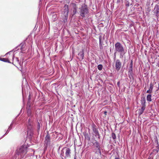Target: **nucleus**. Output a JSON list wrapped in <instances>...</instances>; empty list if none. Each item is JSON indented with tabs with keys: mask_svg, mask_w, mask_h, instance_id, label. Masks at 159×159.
<instances>
[{
	"mask_svg": "<svg viewBox=\"0 0 159 159\" xmlns=\"http://www.w3.org/2000/svg\"><path fill=\"white\" fill-rule=\"evenodd\" d=\"M115 49L116 52L120 53V58L122 59L127 52L123 45L119 42L116 43L115 45Z\"/></svg>",
	"mask_w": 159,
	"mask_h": 159,
	"instance_id": "nucleus-1",
	"label": "nucleus"
},
{
	"mask_svg": "<svg viewBox=\"0 0 159 159\" xmlns=\"http://www.w3.org/2000/svg\"><path fill=\"white\" fill-rule=\"evenodd\" d=\"M80 9V15L81 16L84 17L87 16L89 11L86 6L83 5Z\"/></svg>",
	"mask_w": 159,
	"mask_h": 159,
	"instance_id": "nucleus-2",
	"label": "nucleus"
},
{
	"mask_svg": "<svg viewBox=\"0 0 159 159\" xmlns=\"http://www.w3.org/2000/svg\"><path fill=\"white\" fill-rule=\"evenodd\" d=\"M27 149V147L26 145L21 146L17 151L18 154L20 155L21 157H24L26 153Z\"/></svg>",
	"mask_w": 159,
	"mask_h": 159,
	"instance_id": "nucleus-3",
	"label": "nucleus"
},
{
	"mask_svg": "<svg viewBox=\"0 0 159 159\" xmlns=\"http://www.w3.org/2000/svg\"><path fill=\"white\" fill-rule=\"evenodd\" d=\"M92 129L93 132V134L96 137H98V139H100V134L98 132L97 127L94 124H93L92 125Z\"/></svg>",
	"mask_w": 159,
	"mask_h": 159,
	"instance_id": "nucleus-4",
	"label": "nucleus"
},
{
	"mask_svg": "<svg viewBox=\"0 0 159 159\" xmlns=\"http://www.w3.org/2000/svg\"><path fill=\"white\" fill-rule=\"evenodd\" d=\"M141 101V104L142 105V107L139 110V115H141L143 112L145 108V99H143Z\"/></svg>",
	"mask_w": 159,
	"mask_h": 159,
	"instance_id": "nucleus-5",
	"label": "nucleus"
},
{
	"mask_svg": "<svg viewBox=\"0 0 159 159\" xmlns=\"http://www.w3.org/2000/svg\"><path fill=\"white\" fill-rule=\"evenodd\" d=\"M68 13V5L65 4L64 6V11L63 13L64 17L65 19H67Z\"/></svg>",
	"mask_w": 159,
	"mask_h": 159,
	"instance_id": "nucleus-6",
	"label": "nucleus"
},
{
	"mask_svg": "<svg viewBox=\"0 0 159 159\" xmlns=\"http://www.w3.org/2000/svg\"><path fill=\"white\" fill-rule=\"evenodd\" d=\"M121 66V63L120 60L117 59L116 60L115 63V69L117 71H119Z\"/></svg>",
	"mask_w": 159,
	"mask_h": 159,
	"instance_id": "nucleus-7",
	"label": "nucleus"
},
{
	"mask_svg": "<svg viewBox=\"0 0 159 159\" xmlns=\"http://www.w3.org/2000/svg\"><path fill=\"white\" fill-rule=\"evenodd\" d=\"M154 13L157 16H159V7L157 5H156L154 7Z\"/></svg>",
	"mask_w": 159,
	"mask_h": 159,
	"instance_id": "nucleus-8",
	"label": "nucleus"
},
{
	"mask_svg": "<svg viewBox=\"0 0 159 159\" xmlns=\"http://www.w3.org/2000/svg\"><path fill=\"white\" fill-rule=\"evenodd\" d=\"M33 125L32 121L29 119L27 124L28 129H33Z\"/></svg>",
	"mask_w": 159,
	"mask_h": 159,
	"instance_id": "nucleus-9",
	"label": "nucleus"
},
{
	"mask_svg": "<svg viewBox=\"0 0 159 159\" xmlns=\"http://www.w3.org/2000/svg\"><path fill=\"white\" fill-rule=\"evenodd\" d=\"M99 46L100 48L102 47V45L104 42V36H100L99 37Z\"/></svg>",
	"mask_w": 159,
	"mask_h": 159,
	"instance_id": "nucleus-10",
	"label": "nucleus"
},
{
	"mask_svg": "<svg viewBox=\"0 0 159 159\" xmlns=\"http://www.w3.org/2000/svg\"><path fill=\"white\" fill-rule=\"evenodd\" d=\"M45 143L46 145L50 143V136L48 134L47 135L45 138Z\"/></svg>",
	"mask_w": 159,
	"mask_h": 159,
	"instance_id": "nucleus-11",
	"label": "nucleus"
},
{
	"mask_svg": "<svg viewBox=\"0 0 159 159\" xmlns=\"http://www.w3.org/2000/svg\"><path fill=\"white\" fill-rule=\"evenodd\" d=\"M27 134L30 138H32L33 135V129H28Z\"/></svg>",
	"mask_w": 159,
	"mask_h": 159,
	"instance_id": "nucleus-12",
	"label": "nucleus"
},
{
	"mask_svg": "<svg viewBox=\"0 0 159 159\" xmlns=\"http://www.w3.org/2000/svg\"><path fill=\"white\" fill-rule=\"evenodd\" d=\"M70 150L69 148L66 149V152H65V157H69L70 156Z\"/></svg>",
	"mask_w": 159,
	"mask_h": 159,
	"instance_id": "nucleus-13",
	"label": "nucleus"
},
{
	"mask_svg": "<svg viewBox=\"0 0 159 159\" xmlns=\"http://www.w3.org/2000/svg\"><path fill=\"white\" fill-rule=\"evenodd\" d=\"M94 144L96 146V148H97L98 151L100 152V147L99 143L98 142L96 141L94 143Z\"/></svg>",
	"mask_w": 159,
	"mask_h": 159,
	"instance_id": "nucleus-14",
	"label": "nucleus"
},
{
	"mask_svg": "<svg viewBox=\"0 0 159 159\" xmlns=\"http://www.w3.org/2000/svg\"><path fill=\"white\" fill-rule=\"evenodd\" d=\"M78 55L80 57V59L81 60H82L84 58V52L83 51L82 52L79 53L78 54Z\"/></svg>",
	"mask_w": 159,
	"mask_h": 159,
	"instance_id": "nucleus-15",
	"label": "nucleus"
},
{
	"mask_svg": "<svg viewBox=\"0 0 159 159\" xmlns=\"http://www.w3.org/2000/svg\"><path fill=\"white\" fill-rule=\"evenodd\" d=\"M152 96L151 94H148L147 96V100L148 101L151 102L152 101Z\"/></svg>",
	"mask_w": 159,
	"mask_h": 159,
	"instance_id": "nucleus-16",
	"label": "nucleus"
},
{
	"mask_svg": "<svg viewBox=\"0 0 159 159\" xmlns=\"http://www.w3.org/2000/svg\"><path fill=\"white\" fill-rule=\"evenodd\" d=\"M102 68L103 66L102 65L100 64L98 66V68L100 70H101L102 69Z\"/></svg>",
	"mask_w": 159,
	"mask_h": 159,
	"instance_id": "nucleus-17",
	"label": "nucleus"
},
{
	"mask_svg": "<svg viewBox=\"0 0 159 159\" xmlns=\"http://www.w3.org/2000/svg\"><path fill=\"white\" fill-rule=\"evenodd\" d=\"M72 5L74 10H77V7H76V5L75 3H72Z\"/></svg>",
	"mask_w": 159,
	"mask_h": 159,
	"instance_id": "nucleus-18",
	"label": "nucleus"
},
{
	"mask_svg": "<svg viewBox=\"0 0 159 159\" xmlns=\"http://www.w3.org/2000/svg\"><path fill=\"white\" fill-rule=\"evenodd\" d=\"M153 84L151 82V83H150V86H149V89L152 90H153Z\"/></svg>",
	"mask_w": 159,
	"mask_h": 159,
	"instance_id": "nucleus-19",
	"label": "nucleus"
},
{
	"mask_svg": "<svg viewBox=\"0 0 159 159\" xmlns=\"http://www.w3.org/2000/svg\"><path fill=\"white\" fill-rule=\"evenodd\" d=\"M12 123H11L10 126H9V128H8V129H7V132H6V134L7 133H8L9 132V130L11 129V126H12Z\"/></svg>",
	"mask_w": 159,
	"mask_h": 159,
	"instance_id": "nucleus-20",
	"label": "nucleus"
},
{
	"mask_svg": "<svg viewBox=\"0 0 159 159\" xmlns=\"http://www.w3.org/2000/svg\"><path fill=\"white\" fill-rule=\"evenodd\" d=\"M152 90L151 89H148V90L146 92L147 93H152Z\"/></svg>",
	"mask_w": 159,
	"mask_h": 159,
	"instance_id": "nucleus-21",
	"label": "nucleus"
},
{
	"mask_svg": "<svg viewBox=\"0 0 159 159\" xmlns=\"http://www.w3.org/2000/svg\"><path fill=\"white\" fill-rule=\"evenodd\" d=\"M112 137L113 139H116V136L115 134L114 133H112Z\"/></svg>",
	"mask_w": 159,
	"mask_h": 159,
	"instance_id": "nucleus-22",
	"label": "nucleus"
},
{
	"mask_svg": "<svg viewBox=\"0 0 159 159\" xmlns=\"http://www.w3.org/2000/svg\"><path fill=\"white\" fill-rule=\"evenodd\" d=\"M129 66H130V68H132V66H133V62H132V61H131V62H130V63Z\"/></svg>",
	"mask_w": 159,
	"mask_h": 159,
	"instance_id": "nucleus-23",
	"label": "nucleus"
},
{
	"mask_svg": "<svg viewBox=\"0 0 159 159\" xmlns=\"http://www.w3.org/2000/svg\"><path fill=\"white\" fill-rule=\"evenodd\" d=\"M77 10H74L73 11V14L74 15H75L76 14V13L77 12Z\"/></svg>",
	"mask_w": 159,
	"mask_h": 159,
	"instance_id": "nucleus-24",
	"label": "nucleus"
},
{
	"mask_svg": "<svg viewBox=\"0 0 159 159\" xmlns=\"http://www.w3.org/2000/svg\"><path fill=\"white\" fill-rule=\"evenodd\" d=\"M123 0H117V2L119 3L120 2H123Z\"/></svg>",
	"mask_w": 159,
	"mask_h": 159,
	"instance_id": "nucleus-25",
	"label": "nucleus"
},
{
	"mask_svg": "<svg viewBox=\"0 0 159 159\" xmlns=\"http://www.w3.org/2000/svg\"><path fill=\"white\" fill-rule=\"evenodd\" d=\"M132 69H132V68H130V69H129V72H131V71H132Z\"/></svg>",
	"mask_w": 159,
	"mask_h": 159,
	"instance_id": "nucleus-26",
	"label": "nucleus"
},
{
	"mask_svg": "<svg viewBox=\"0 0 159 159\" xmlns=\"http://www.w3.org/2000/svg\"><path fill=\"white\" fill-rule=\"evenodd\" d=\"M126 6H128V7L129 6V3L126 4Z\"/></svg>",
	"mask_w": 159,
	"mask_h": 159,
	"instance_id": "nucleus-27",
	"label": "nucleus"
},
{
	"mask_svg": "<svg viewBox=\"0 0 159 159\" xmlns=\"http://www.w3.org/2000/svg\"><path fill=\"white\" fill-rule=\"evenodd\" d=\"M2 59H3V60H2V61H5L4 60V59H4L3 58Z\"/></svg>",
	"mask_w": 159,
	"mask_h": 159,
	"instance_id": "nucleus-28",
	"label": "nucleus"
},
{
	"mask_svg": "<svg viewBox=\"0 0 159 159\" xmlns=\"http://www.w3.org/2000/svg\"><path fill=\"white\" fill-rule=\"evenodd\" d=\"M115 159H119V158L118 157H116Z\"/></svg>",
	"mask_w": 159,
	"mask_h": 159,
	"instance_id": "nucleus-29",
	"label": "nucleus"
},
{
	"mask_svg": "<svg viewBox=\"0 0 159 159\" xmlns=\"http://www.w3.org/2000/svg\"><path fill=\"white\" fill-rule=\"evenodd\" d=\"M107 113V112L106 111H105V112H104V113H105V114H106V113Z\"/></svg>",
	"mask_w": 159,
	"mask_h": 159,
	"instance_id": "nucleus-30",
	"label": "nucleus"
},
{
	"mask_svg": "<svg viewBox=\"0 0 159 159\" xmlns=\"http://www.w3.org/2000/svg\"><path fill=\"white\" fill-rule=\"evenodd\" d=\"M115 54H116V53H114V55H115V57H116V55H115Z\"/></svg>",
	"mask_w": 159,
	"mask_h": 159,
	"instance_id": "nucleus-31",
	"label": "nucleus"
},
{
	"mask_svg": "<svg viewBox=\"0 0 159 159\" xmlns=\"http://www.w3.org/2000/svg\"><path fill=\"white\" fill-rule=\"evenodd\" d=\"M23 48V47H22H22H21V49H22V48Z\"/></svg>",
	"mask_w": 159,
	"mask_h": 159,
	"instance_id": "nucleus-32",
	"label": "nucleus"
},
{
	"mask_svg": "<svg viewBox=\"0 0 159 159\" xmlns=\"http://www.w3.org/2000/svg\"><path fill=\"white\" fill-rule=\"evenodd\" d=\"M23 48V47H22H22H21V49H22V48Z\"/></svg>",
	"mask_w": 159,
	"mask_h": 159,
	"instance_id": "nucleus-33",
	"label": "nucleus"
},
{
	"mask_svg": "<svg viewBox=\"0 0 159 159\" xmlns=\"http://www.w3.org/2000/svg\"><path fill=\"white\" fill-rule=\"evenodd\" d=\"M38 125H39V123H38Z\"/></svg>",
	"mask_w": 159,
	"mask_h": 159,
	"instance_id": "nucleus-34",
	"label": "nucleus"
},
{
	"mask_svg": "<svg viewBox=\"0 0 159 159\" xmlns=\"http://www.w3.org/2000/svg\"><path fill=\"white\" fill-rule=\"evenodd\" d=\"M22 46H24V44H23V45H22Z\"/></svg>",
	"mask_w": 159,
	"mask_h": 159,
	"instance_id": "nucleus-35",
	"label": "nucleus"
},
{
	"mask_svg": "<svg viewBox=\"0 0 159 159\" xmlns=\"http://www.w3.org/2000/svg\"><path fill=\"white\" fill-rule=\"evenodd\" d=\"M158 87L159 88V84H158Z\"/></svg>",
	"mask_w": 159,
	"mask_h": 159,
	"instance_id": "nucleus-36",
	"label": "nucleus"
},
{
	"mask_svg": "<svg viewBox=\"0 0 159 159\" xmlns=\"http://www.w3.org/2000/svg\"><path fill=\"white\" fill-rule=\"evenodd\" d=\"M74 159H76V158H74Z\"/></svg>",
	"mask_w": 159,
	"mask_h": 159,
	"instance_id": "nucleus-37",
	"label": "nucleus"
}]
</instances>
